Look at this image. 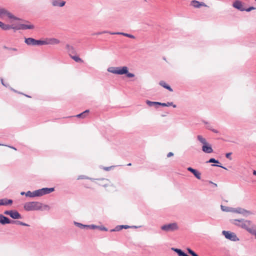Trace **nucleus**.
I'll use <instances>...</instances> for the list:
<instances>
[{
    "label": "nucleus",
    "instance_id": "1",
    "mask_svg": "<svg viewBox=\"0 0 256 256\" xmlns=\"http://www.w3.org/2000/svg\"><path fill=\"white\" fill-rule=\"evenodd\" d=\"M42 205L38 202H28L24 204V208L27 211L37 210L42 208Z\"/></svg>",
    "mask_w": 256,
    "mask_h": 256
},
{
    "label": "nucleus",
    "instance_id": "2",
    "mask_svg": "<svg viewBox=\"0 0 256 256\" xmlns=\"http://www.w3.org/2000/svg\"><path fill=\"white\" fill-rule=\"evenodd\" d=\"M220 207H221L222 210L224 212H235L241 213V214H251V212H250L246 210H242L240 208L238 210H235L233 208L228 207V206H224L222 205Z\"/></svg>",
    "mask_w": 256,
    "mask_h": 256
},
{
    "label": "nucleus",
    "instance_id": "3",
    "mask_svg": "<svg viewBox=\"0 0 256 256\" xmlns=\"http://www.w3.org/2000/svg\"><path fill=\"white\" fill-rule=\"evenodd\" d=\"M5 17H7L10 20H18L16 17L14 16L12 14H11L6 10L0 8V18H4Z\"/></svg>",
    "mask_w": 256,
    "mask_h": 256
},
{
    "label": "nucleus",
    "instance_id": "4",
    "mask_svg": "<svg viewBox=\"0 0 256 256\" xmlns=\"http://www.w3.org/2000/svg\"><path fill=\"white\" fill-rule=\"evenodd\" d=\"M178 224L176 222L165 224L161 227V229L162 230L167 232L174 231L178 230Z\"/></svg>",
    "mask_w": 256,
    "mask_h": 256
},
{
    "label": "nucleus",
    "instance_id": "5",
    "mask_svg": "<svg viewBox=\"0 0 256 256\" xmlns=\"http://www.w3.org/2000/svg\"><path fill=\"white\" fill-rule=\"evenodd\" d=\"M240 226L248 230L250 233L254 230V228H256L254 225H253L250 220H244L242 222Z\"/></svg>",
    "mask_w": 256,
    "mask_h": 256
},
{
    "label": "nucleus",
    "instance_id": "6",
    "mask_svg": "<svg viewBox=\"0 0 256 256\" xmlns=\"http://www.w3.org/2000/svg\"><path fill=\"white\" fill-rule=\"evenodd\" d=\"M34 26L28 22L26 24H19L17 26H14V29L16 30H27L33 29Z\"/></svg>",
    "mask_w": 256,
    "mask_h": 256
},
{
    "label": "nucleus",
    "instance_id": "7",
    "mask_svg": "<svg viewBox=\"0 0 256 256\" xmlns=\"http://www.w3.org/2000/svg\"><path fill=\"white\" fill-rule=\"evenodd\" d=\"M4 214L14 219L21 218L20 214L16 210H6L4 212Z\"/></svg>",
    "mask_w": 256,
    "mask_h": 256
},
{
    "label": "nucleus",
    "instance_id": "8",
    "mask_svg": "<svg viewBox=\"0 0 256 256\" xmlns=\"http://www.w3.org/2000/svg\"><path fill=\"white\" fill-rule=\"evenodd\" d=\"M128 68L126 66H123L122 68H113V74H127Z\"/></svg>",
    "mask_w": 256,
    "mask_h": 256
},
{
    "label": "nucleus",
    "instance_id": "9",
    "mask_svg": "<svg viewBox=\"0 0 256 256\" xmlns=\"http://www.w3.org/2000/svg\"><path fill=\"white\" fill-rule=\"evenodd\" d=\"M190 6L194 8H200L202 6L207 7L208 6L203 2H200L196 0H193L190 2Z\"/></svg>",
    "mask_w": 256,
    "mask_h": 256
},
{
    "label": "nucleus",
    "instance_id": "10",
    "mask_svg": "<svg viewBox=\"0 0 256 256\" xmlns=\"http://www.w3.org/2000/svg\"><path fill=\"white\" fill-rule=\"evenodd\" d=\"M222 234L226 238L230 240H235L236 238V235L232 232L224 230L222 232Z\"/></svg>",
    "mask_w": 256,
    "mask_h": 256
},
{
    "label": "nucleus",
    "instance_id": "11",
    "mask_svg": "<svg viewBox=\"0 0 256 256\" xmlns=\"http://www.w3.org/2000/svg\"><path fill=\"white\" fill-rule=\"evenodd\" d=\"M188 170L189 172H190L194 174V175L198 180L201 178V173L199 172L198 170L194 169L190 167L188 168Z\"/></svg>",
    "mask_w": 256,
    "mask_h": 256
},
{
    "label": "nucleus",
    "instance_id": "12",
    "mask_svg": "<svg viewBox=\"0 0 256 256\" xmlns=\"http://www.w3.org/2000/svg\"><path fill=\"white\" fill-rule=\"evenodd\" d=\"M202 150L204 152L208 154L212 152L213 151L212 148L208 143H206L203 145L202 147Z\"/></svg>",
    "mask_w": 256,
    "mask_h": 256
},
{
    "label": "nucleus",
    "instance_id": "13",
    "mask_svg": "<svg viewBox=\"0 0 256 256\" xmlns=\"http://www.w3.org/2000/svg\"><path fill=\"white\" fill-rule=\"evenodd\" d=\"M233 6L240 10L243 11L244 9L242 8V3L239 0L235 1L233 4Z\"/></svg>",
    "mask_w": 256,
    "mask_h": 256
},
{
    "label": "nucleus",
    "instance_id": "14",
    "mask_svg": "<svg viewBox=\"0 0 256 256\" xmlns=\"http://www.w3.org/2000/svg\"><path fill=\"white\" fill-rule=\"evenodd\" d=\"M46 44H57L60 43V40L55 38L47 39L46 40Z\"/></svg>",
    "mask_w": 256,
    "mask_h": 256
},
{
    "label": "nucleus",
    "instance_id": "15",
    "mask_svg": "<svg viewBox=\"0 0 256 256\" xmlns=\"http://www.w3.org/2000/svg\"><path fill=\"white\" fill-rule=\"evenodd\" d=\"M14 26L6 24L0 21V28L4 30H8L10 29H14Z\"/></svg>",
    "mask_w": 256,
    "mask_h": 256
},
{
    "label": "nucleus",
    "instance_id": "16",
    "mask_svg": "<svg viewBox=\"0 0 256 256\" xmlns=\"http://www.w3.org/2000/svg\"><path fill=\"white\" fill-rule=\"evenodd\" d=\"M52 5L57 6H64L66 2L62 0H52Z\"/></svg>",
    "mask_w": 256,
    "mask_h": 256
},
{
    "label": "nucleus",
    "instance_id": "17",
    "mask_svg": "<svg viewBox=\"0 0 256 256\" xmlns=\"http://www.w3.org/2000/svg\"><path fill=\"white\" fill-rule=\"evenodd\" d=\"M0 223L2 224H10V220L8 218L1 214L0 215Z\"/></svg>",
    "mask_w": 256,
    "mask_h": 256
},
{
    "label": "nucleus",
    "instance_id": "18",
    "mask_svg": "<svg viewBox=\"0 0 256 256\" xmlns=\"http://www.w3.org/2000/svg\"><path fill=\"white\" fill-rule=\"evenodd\" d=\"M12 202V200H11L8 199H2L0 200V206H6L8 204H11Z\"/></svg>",
    "mask_w": 256,
    "mask_h": 256
},
{
    "label": "nucleus",
    "instance_id": "19",
    "mask_svg": "<svg viewBox=\"0 0 256 256\" xmlns=\"http://www.w3.org/2000/svg\"><path fill=\"white\" fill-rule=\"evenodd\" d=\"M76 226H78L79 228H90L92 229H94L95 226L92 225V226H88V225H84L82 224L78 223V222H75L74 223Z\"/></svg>",
    "mask_w": 256,
    "mask_h": 256
},
{
    "label": "nucleus",
    "instance_id": "20",
    "mask_svg": "<svg viewBox=\"0 0 256 256\" xmlns=\"http://www.w3.org/2000/svg\"><path fill=\"white\" fill-rule=\"evenodd\" d=\"M24 42L27 44L32 46H34V44L36 42L35 39L30 38H26Z\"/></svg>",
    "mask_w": 256,
    "mask_h": 256
},
{
    "label": "nucleus",
    "instance_id": "21",
    "mask_svg": "<svg viewBox=\"0 0 256 256\" xmlns=\"http://www.w3.org/2000/svg\"><path fill=\"white\" fill-rule=\"evenodd\" d=\"M41 190H42L43 192V194H44H44H50L53 191H54V188H42L41 189Z\"/></svg>",
    "mask_w": 256,
    "mask_h": 256
},
{
    "label": "nucleus",
    "instance_id": "22",
    "mask_svg": "<svg viewBox=\"0 0 256 256\" xmlns=\"http://www.w3.org/2000/svg\"><path fill=\"white\" fill-rule=\"evenodd\" d=\"M160 84L162 87L169 90L170 92H172V88L164 81H161L160 82Z\"/></svg>",
    "mask_w": 256,
    "mask_h": 256
},
{
    "label": "nucleus",
    "instance_id": "23",
    "mask_svg": "<svg viewBox=\"0 0 256 256\" xmlns=\"http://www.w3.org/2000/svg\"><path fill=\"white\" fill-rule=\"evenodd\" d=\"M70 56L76 62H80V63H84V61L82 58H79L78 56L70 55Z\"/></svg>",
    "mask_w": 256,
    "mask_h": 256
},
{
    "label": "nucleus",
    "instance_id": "24",
    "mask_svg": "<svg viewBox=\"0 0 256 256\" xmlns=\"http://www.w3.org/2000/svg\"><path fill=\"white\" fill-rule=\"evenodd\" d=\"M130 228V226L127 225L118 226H116L114 228V229H113V231H119V230H122L123 228Z\"/></svg>",
    "mask_w": 256,
    "mask_h": 256
},
{
    "label": "nucleus",
    "instance_id": "25",
    "mask_svg": "<svg viewBox=\"0 0 256 256\" xmlns=\"http://www.w3.org/2000/svg\"><path fill=\"white\" fill-rule=\"evenodd\" d=\"M89 113V110H85L84 112H83L79 114H78L76 116L78 118H84L85 117H86L88 114Z\"/></svg>",
    "mask_w": 256,
    "mask_h": 256
},
{
    "label": "nucleus",
    "instance_id": "26",
    "mask_svg": "<svg viewBox=\"0 0 256 256\" xmlns=\"http://www.w3.org/2000/svg\"><path fill=\"white\" fill-rule=\"evenodd\" d=\"M34 46H40V45H46V40H35Z\"/></svg>",
    "mask_w": 256,
    "mask_h": 256
},
{
    "label": "nucleus",
    "instance_id": "27",
    "mask_svg": "<svg viewBox=\"0 0 256 256\" xmlns=\"http://www.w3.org/2000/svg\"><path fill=\"white\" fill-rule=\"evenodd\" d=\"M197 138H198V140L202 144H204L207 143L206 139L204 138H202V136L199 135L198 136Z\"/></svg>",
    "mask_w": 256,
    "mask_h": 256
},
{
    "label": "nucleus",
    "instance_id": "28",
    "mask_svg": "<svg viewBox=\"0 0 256 256\" xmlns=\"http://www.w3.org/2000/svg\"><path fill=\"white\" fill-rule=\"evenodd\" d=\"M43 192L41 190V189L34 191L36 196H40L44 195Z\"/></svg>",
    "mask_w": 256,
    "mask_h": 256
},
{
    "label": "nucleus",
    "instance_id": "29",
    "mask_svg": "<svg viewBox=\"0 0 256 256\" xmlns=\"http://www.w3.org/2000/svg\"><path fill=\"white\" fill-rule=\"evenodd\" d=\"M146 103L149 106H154V105H158V102H151L150 100H147L146 101Z\"/></svg>",
    "mask_w": 256,
    "mask_h": 256
},
{
    "label": "nucleus",
    "instance_id": "30",
    "mask_svg": "<svg viewBox=\"0 0 256 256\" xmlns=\"http://www.w3.org/2000/svg\"><path fill=\"white\" fill-rule=\"evenodd\" d=\"M26 196H29V197H34V196H36L34 191L33 192L28 191L26 193Z\"/></svg>",
    "mask_w": 256,
    "mask_h": 256
},
{
    "label": "nucleus",
    "instance_id": "31",
    "mask_svg": "<svg viewBox=\"0 0 256 256\" xmlns=\"http://www.w3.org/2000/svg\"><path fill=\"white\" fill-rule=\"evenodd\" d=\"M3 48L5 50H10V51H13V52H17L18 51V49L16 48H8V46H3Z\"/></svg>",
    "mask_w": 256,
    "mask_h": 256
},
{
    "label": "nucleus",
    "instance_id": "32",
    "mask_svg": "<svg viewBox=\"0 0 256 256\" xmlns=\"http://www.w3.org/2000/svg\"><path fill=\"white\" fill-rule=\"evenodd\" d=\"M120 34H123L126 36H128V38H134V36L128 34H125V33H120Z\"/></svg>",
    "mask_w": 256,
    "mask_h": 256
},
{
    "label": "nucleus",
    "instance_id": "33",
    "mask_svg": "<svg viewBox=\"0 0 256 256\" xmlns=\"http://www.w3.org/2000/svg\"><path fill=\"white\" fill-rule=\"evenodd\" d=\"M87 178H88V177H86V176H84V175L79 176L77 178V180L87 179Z\"/></svg>",
    "mask_w": 256,
    "mask_h": 256
},
{
    "label": "nucleus",
    "instance_id": "34",
    "mask_svg": "<svg viewBox=\"0 0 256 256\" xmlns=\"http://www.w3.org/2000/svg\"><path fill=\"white\" fill-rule=\"evenodd\" d=\"M208 162L218 163V161L216 160L214 158H212L209 160Z\"/></svg>",
    "mask_w": 256,
    "mask_h": 256
},
{
    "label": "nucleus",
    "instance_id": "35",
    "mask_svg": "<svg viewBox=\"0 0 256 256\" xmlns=\"http://www.w3.org/2000/svg\"><path fill=\"white\" fill-rule=\"evenodd\" d=\"M172 106L174 108H176V104H173L172 102L166 103V106Z\"/></svg>",
    "mask_w": 256,
    "mask_h": 256
},
{
    "label": "nucleus",
    "instance_id": "36",
    "mask_svg": "<svg viewBox=\"0 0 256 256\" xmlns=\"http://www.w3.org/2000/svg\"><path fill=\"white\" fill-rule=\"evenodd\" d=\"M126 76L128 78H132L134 76V74L132 73H129L128 72H127Z\"/></svg>",
    "mask_w": 256,
    "mask_h": 256
},
{
    "label": "nucleus",
    "instance_id": "37",
    "mask_svg": "<svg viewBox=\"0 0 256 256\" xmlns=\"http://www.w3.org/2000/svg\"><path fill=\"white\" fill-rule=\"evenodd\" d=\"M95 228H98L101 230H107L106 228L104 227H99L97 226H95Z\"/></svg>",
    "mask_w": 256,
    "mask_h": 256
},
{
    "label": "nucleus",
    "instance_id": "38",
    "mask_svg": "<svg viewBox=\"0 0 256 256\" xmlns=\"http://www.w3.org/2000/svg\"><path fill=\"white\" fill-rule=\"evenodd\" d=\"M232 154V153L231 152H230V153H227L226 155V158L230 159V160H231L232 158L230 157V156Z\"/></svg>",
    "mask_w": 256,
    "mask_h": 256
},
{
    "label": "nucleus",
    "instance_id": "39",
    "mask_svg": "<svg viewBox=\"0 0 256 256\" xmlns=\"http://www.w3.org/2000/svg\"><path fill=\"white\" fill-rule=\"evenodd\" d=\"M250 234L254 235L256 238V228H254L252 232H250Z\"/></svg>",
    "mask_w": 256,
    "mask_h": 256
},
{
    "label": "nucleus",
    "instance_id": "40",
    "mask_svg": "<svg viewBox=\"0 0 256 256\" xmlns=\"http://www.w3.org/2000/svg\"><path fill=\"white\" fill-rule=\"evenodd\" d=\"M20 225H22V226H28V224H24L22 222H20V221H18L17 222Z\"/></svg>",
    "mask_w": 256,
    "mask_h": 256
},
{
    "label": "nucleus",
    "instance_id": "41",
    "mask_svg": "<svg viewBox=\"0 0 256 256\" xmlns=\"http://www.w3.org/2000/svg\"><path fill=\"white\" fill-rule=\"evenodd\" d=\"M158 105L166 106V103H162V102H158Z\"/></svg>",
    "mask_w": 256,
    "mask_h": 256
},
{
    "label": "nucleus",
    "instance_id": "42",
    "mask_svg": "<svg viewBox=\"0 0 256 256\" xmlns=\"http://www.w3.org/2000/svg\"><path fill=\"white\" fill-rule=\"evenodd\" d=\"M174 155V154L172 152H170L168 153L167 156L170 158Z\"/></svg>",
    "mask_w": 256,
    "mask_h": 256
},
{
    "label": "nucleus",
    "instance_id": "43",
    "mask_svg": "<svg viewBox=\"0 0 256 256\" xmlns=\"http://www.w3.org/2000/svg\"><path fill=\"white\" fill-rule=\"evenodd\" d=\"M187 250H188V253H189L190 254H192V253H193V252H194V251H193V250H192L191 249H190V248H188L187 249Z\"/></svg>",
    "mask_w": 256,
    "mask_h": 256
},
{
    "label": "nucleus",
    "instance_id": "44",
    "mask_svg": "<svg viewBox=\"0 0 256 256\" xmlns=\"http://www.w3.org/2000/svg\"><path fill=\"white\" fill-rule=\"evenodd\" d=\"M254 7H250V8H248L246 9V10L247 12H250V11L251 10H254Z\"/></svg>",
    "mask_w": 256,
    "mask_h": 256
},
{
    "label": "nucleus",
    "instance_id": "45",
    "mask_svg": "<svg viewBox=\"0 0 256 256\" xmlns=\"http://www.w3.org/2000/svg\"><path fill=\"white\" fill-rule=\"evenodd\" d=\"M192 256H198L196 252H193V253L192 254H191Z\"/></svg>",
    "mask_w": 256,
    "mask_h": 256
},
{
    "label": "nucleus",
    "instance_id": "46",
    "mask_svg": "<svg viewBox=\"0 0 256 256\" xmlns=\"http://www.w3.org/2000/svg\"><path fill=\"white\" fill-rule=\"evenodd\" d=\"M108 70L109 72H112V68H109L108 69Z\"/></svg>",
    "mask_w": 256,
    "mask_h": 256
},
{
    "label": "nucleus",
    "instance_id": "47",
    "mask_svg": "<svg viewBox=\"0 0 256 256\" xmlns=\"http://www.w3.org/2000/svg\"><path fill=\"white\" fill-rule=\"evenodd\" d=\"M212 166H220V167H221V168H224V169H226V168H225L224 167L222 166H220L214 165V164H213Z\"/></svg>",
    "mask_w": 256,
    "mask_h": 256
},
{
    "label": "nucleus",
    "instance_id": "48",
    "mask_svg": "<svg viewBox=\"0 0 256 256\" xmlns=\"http://www.w3.org/2000/svg\"><path fill=\"white\" fill-rule=\"evenodd\" d=\"M86 187L87 188H90V184H86Z\"/></svg>",
    "mask_w": 256,
    "mask_h": 256
},
{
    "label": "nucleus",
    "instance_id": "49",
    "mask_svg": "<svg viewBox=\"0 0 256 256\" xmlns=\"http://www.w3.org/2000/svg\"><path fill=\"white\" fill-rule=\"evenodd\" d=\"M253 174L254 175V176H256V170H254L253 171Z\"/></svg>",
    "mask_w": 256,
    "mask_h": 256
},
{
    "label": "nucleus",
    "instance_id": "50",
    "mask_svg": "<svg viewBox=\"0 0 256 256\" xmlns=\"http://www.w3.org/2000/svg\"><path fill=\"white\" fill-rule=\"evenodd\" d=\"M10 148H12L13 150H16V149L15 148H14V147H12V146H10Z\"/></svg>",
    "mask_w": 256,
    "mask_h": 256
},
{
    "label": "nucleus",
    "instance_id": "51",
    "mask_svg": "<svg viewBox=\"0 0 256 256\" xmlns=\"http://www.w3.org/2000/svg\"><path fill=\"white\" fill-rule=\"evenodd\" d=\"M110 168H105V170H109L110 169Z\"/></svg>",
    "mask_w": 256,
    "mask_h": 256
},
{
    "label": "nucleus",
    "instance_id": "52",
    "mask_svg": "<svg viewBox=\"0 0 256 256\" xmlns=\"http://www.w3.org/2000/svg\"><path fill=\"white\" fill-rule=\"evenodd\" d=\"M1 81H2V84L4 86H5V85H4V84L3 80H1Z\"/></svg>",
    "mask_w": 256,
    "mask_h": 256
},
{
    "label": "nucleus",
    "instance_id": "53",
    "mask_svg": "<svg viewBox=\"0 0 256 256\" xmlns=\"http://www.w3.org/2000/svg\"><path fill=\"white\" fill-rule=\"evenodd\" d=\"M212 131H213L214 132H217L216 130H212Z\"/></svg>",
    "mask_w": 256,
    "mask_h": 256
},
{
    "label": "nucleus",
    "instance_id": "54",
    "mask_svg": "<svg viewBox=\"0 0 256 256\" xmlns=\"http://www.w3.org/2000/svg\"><path fill=\"white\" fill-rule=\"evenodd\" d=\"M236 220V221H238V222H242V221H241V220Z\"/></svg>",
    "mask_w": 256,
    "mask_h": 256
},
{
    "label": "nucleus",
    "instance_id": "55",
    "mask_svg": "<svg viewBox=\"0 0 256 256\" xmlns=\"http://www.w3.org/2000/svg\"><path fill=\"white\" fill-rule=\"evenodd\" d=\"M24 192H22V193H21V194H22H22H24Z\"/></svg>",
    "mask_w": 256,
    "mask_h": 256
},
{
    "label": "nucleus",
    "instance_id": "56",
    "mask_svg": "<svg viewBox=\"0 0 256 256\" xmlns=\"http://www.w3.org/2000/svg\"><path fill=\"white\" fill-rule=\"evenodd\" d=\"M130 165H131V164H128V166H130Z\"/></svg>",
    "mask_w": 256,
    "mask_h": 256
},
{
    "label": "nucleus",
    "instance_id": "57",
    "mask_svg": "<svg viewBox=\"0 0 256 256\" xmlns=\"http://www.w3.org/2000/svg\"><path fill=\"white\" fill-rule=\"evenodd\" d=\"M0 145H1V144H0Z\"/></svg>",
    "mask_w": 256,
    "mask_h": 256
},
{
    "label": "nucleus",
    "instance_id": "58",
    "mask_svg": "<svg viewBox=\"0 0 256 256\" xmlns=\"http://www.w3.org/2000/svg\"><path fill=\"white\" fill-rule=\"evenodd\" d=\"M256 1V0H255Z\"/></svg>",
    "mask_w": 256,
    "mask_h": 256
}]
</instances>
